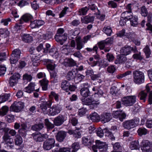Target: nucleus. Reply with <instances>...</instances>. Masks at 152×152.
I'll list each match as a JSON object with an SVG mask.
<instances>
[{
	"label": "nucleus",
	"mask_w": 152,
	"mask_h": 152,
	"mask_svg": "<svg viewBox=\"0 0 152 152\" xmlns=\"http://www.w3.org/2000/svg\"><path fill=\"white\" fill-rule=\"evenodd\" d=\"M133 81L136 84L140 85L145 81V76L144 73L140 71L135 70L133 72Z\"/></svg>",
	"instance_id": "nucleus-1"
},
{
	"label": "nucleus",
	"mask_w": 152,
	"mask_h": 152,
	"mask_svg": "<svg viewBox=\"0 0 152 152\" xmlns=\"http://www.w3.org/2000/svg\"><path fill=\"white\" fill-rule=\"evenodd\" d=\"M139 122V118H136L134 119L126 121L122 124L123 127L126 129H130L136 126Z\"/></svg>",
	"instance_id": "nucleus-2"
},
{
	"label": "nucleus",
	"mask_w": 152,
	"mask_h": 152,
	"mask_svg": "<svg viewBox=\"0 0 152 152\" xmlns=\"http://www.w3.org/2000/svg\"><path fill=\"white\" fill-rule=\"evenodd\" d=\"M81 100L83 105L90 106L91 109H94L99 104L97 102V101L94 100L92 97L91 96L88 98L85 97L81 98Z\"/></svg>",
	"instance_id": "nucleus-3"
},
{
	"label": "nucleus",
	"mask_w": 152,
	"mask_h": 152,
	"mask_svg": "<svg viewBox=\"0 0 152 152\" xmlns=\"http://www.w3.org/2000/svg\"><path fill=\"white\" fill-rule=\"evenodd\" d=\"M136 97L135 96H124L122 98V103L126 106H130L133 105L136 102Z\"/></svg>",
	"instance_id": "nucleus-4"
},
{
	"label": "nucleus",
	"mask_w": 152,
	"mask_h": 152,
	"mask_svg": "<svg viewBox=\"0 0 152 152\" xmlns=\"http://www.w3.org/2000/svg\"><path fill=\"white\" fill-rule=\"evenodd\" d=\"M33 18V17L30 14H26L23 15L20 18L18 23H16L15 26V28L18 30L21 28L22 26L21 25L23 23V21L27 22L28 21H32L31 19Z\"/></svg>",
	"instance_id": "nucleus-5"
},
{
	"label": "nucleus",
	"mask_w": 152,
	"mask_h": 152,
	"mask_svg": "<svg viewBox=\"0 0 152 152\" xmlns=\"http://www.w3.org/2000/svg\"><path fill=\"white\" fill-rule=\"evenodd\" d=\"M21 51L18 49H15L12 52L10 58V62L11 64L16 63L20 58Z\"/></svg>",
	"instance_id": "nucleus-6"
},
{
	"label": "nucleus",
	"mask_w": 152,
	"mask_h": 152,
	"mask_svg": "<svg viewBox=\"0 0 152 152\" xmlns=\"http://www.w3.org/2000/svg\"><path fill=\"white\" fill-rule=\"evenodd\" d=\"M55 143V139L53 138H48L43 142V148L45 150H49L54 147Z\"/></svg>",
	"instance_id": "nucleus-7"
},
{
	"label": "nucleus",
	"mask_w": 152,
	"mask_h": 152,
	"mask_svg": "<svg viewBox=\"0 0 152 152\" xmlns=\"http://www.w3.org/2000/svg\"><path fill=\"white\" fill-rule=\"evenodd\" d=\"M141 149L143 152H151L152 150V142L148 140H143L141 143Z\"/></svg>",
	"instance_id": "nucleus-8"
},
{
	"label": "nucleus",
	"mask_w": 152,
	"mask_h": 152,
	"mask_svg": "<svg viewBox=\"0 0 152 152\" xmlns=\"http://www.w3.org/2000/svg\"><path fill=\"white\" fill-rule=\"evenodd\" d=\"M61 88L63 90L68 92L74 91L76 89V87L74 85H70L69 82L66 80H63L61 84Z\"/></svg>",
	"instance_id": "nucleus-9"
},
{
	"label": "nucleus",
	"mask_w": 152,
	"mask_h": 152,
	"mask_svg": "<svg viewBox=\"0 0 152 152\" xmlns=\"http://www.w3.org/2000/svg\"><path fill=\"white\" fill-rule=\"evenodd\" d=\"M92 147L94 150V149L98 148L101 152H106L108 146L105 142L97 140L96 141V145H92Z\"/></svg>",
	"instance_id": "nucleus-10"
},
{
	"label": "nucleus",
	"mask_w": 152,
	"mask_h": 152,
	"mask_svg": "<svg viewBox=\"0 0 152 152\" xmlns=\"http://www.w3.org/2000/svg\"><path fill=\"white\" fill-rule=\"evenodd\" d=\"M88 86L89 84L87 83H83L81 86V88L80 90V94L84 98L90 96L91 93L88 88Z\"/></svg>",
	"instance_id": "nucleus-11"
},
{
	"label": "nucleus",
	"mask_w": 152,
	"mask_h": 152,
	"mask_svg": "<svg viewBox=\"0 0 152 152\" xmlns=\"http://www.w3.org/2000/svg\"><path fill=\"white\" fill-rule=\"evenodd\" d=\"M24 107L23 102H15L10 107V111L15 112H18Z\"/></svg>",
	"instance_id": "nucleus-12"
},
{
	"label": "nucleus",
	"mask_w": 152,
	"mask_h": 152,
	"mask_svg": "<svg viewBox=\"0 0 152 152\" xmlns=\"http://www.w3.org/2000/svg\"><path fill=\"white\" fill-rule=\"evenodd\" d=\"M61 110V107L59 104L53 106L48 109L47 114L50 115L54 116L59 113Z\"/></svg>",
	"instance_id": "nucleus-13"
},
{
	"label": "nucleus",
	"mask_w": 152,
	"mask_h": 152,
	"mask_svg": "<svg viewBox=\"0 0 152 152\" xmlns=\"http://www.w3.org/2000/svg\"><path fill=\"white\" fill-rule=\"evenodd\" d=\"M132 51H133L135 53L137 51L135 48L134 49L129 46H126L122 48L120 52L122 55L125 56L129 54Z\"/></svg>",
	"instance_id": "nucleus-14"
},
{
	"label": "nucleus",
	"mask_w": 152,
	"mask_h": 152,
	"mask_svg": "<svg viewBox=\"0 0 152 152\" xmlns=\"http://www.w3.org/2000/svg\"><path fill=\"white\" fill-rule=\"evenodd\" d=\"M82 142L84 145L89 148L92 147L94 140L91 136L84 137L82 138Z\"/></svg>",
	"instance_id": "nucleus-15"
},
{
	"label": "nucleus",
	"mask_w": 152,
	"mask_h": 152,
	"mask_svg": "<svg viewBox=\"0 0 152 152\" xmlns=\"http://www.w3.org/2000/svg\"><path fill=\"white\" fill-rule=\"evenodd\" d=\"M66 120L65 117L62 115H59L54 119V124L56 126L61 125Z\"/></svg>",
	"instance_id": "nucleus-16"
},
{
	"label": "nucleus",
	"mask_w": 152,
	"mask_h": 152,
	"mask_svg": "<svg viewBox=\"0 0 152 152\" xmlns=\"http://www.w3.org/2000/svg\"><path fill=\"white\" fill-rule=\"evenodd\" d=\"M20 78V75L19 73H15L10 78L9 83L10 86L13 87L17 84L18 80Z\"/></svg>",
	"instance_id": "nucleus-17"
},
{
	"label": "nucleus",
	"mask_w": 152,
	"mask_h": 152,
	"mask_svg": "<svg viewBox=\"0 0 152 152\" xmlns=\"http://www.w3.org/2000/svg\"><path fill=\"white\" fill-rule=\"evenodd\" d=\"M112 115L114 118H119L121 121H123L125 119L126 115L122 111H116L113 112Z\"/></svg>",
	"instance_id": "nucleus-18"
},
{
	"label": "nucleus",
	"mask_w": 152,
	"mask_h": 152,
	"mask_svg": "<svg viewBox=\"0 0 152 152\" xmlns=\"http://www.w3.org/2000/svg\"><path fill=\"white\" fill-rule=\"evenodd\" d=\"M45 23L44 21L41 20H36L33 21H31L30 25V27L32 28H39L40 26L44 25Z\"/></svg>",
	"instance_id": "nucleus-19"
},
{
	"label": "nucleus",
	"mask_w": 152,
	"mask_h": 152,
	"mask_svg": "<svg viewBox=\"0 0 152 152\" xmlns=\"http://www.w3.org/2000/svg\"><path fill=\"white\" fill-rule=\"evenodd\" d=\"M48 135L46 134H42L40 133L39 134H34L33 137L35 141L38 142H42L44 141V139H46L48 138Z\"/></svg>",
	"instance_id": "nucleus-20"
},
{
	"label": "nucleus",
	"mask_w": 152,
	"mask_h": 152,
	"mask_svg": "<svg viewBox=\"0 0 152 152\" xmlns=\"http://www.w3.org/2000/svg\"><path fill=\"white\" fill-rule=\"evenodd\" d=\"M51 105V103L50 101L45 102L41 104L40 107L45 114H47L48 109L50 108Z\"/></svg>",
	"instance_id": "nucleus-21"
},
{
	"label": "nucleus",
	"mask_w": 152,
	"mask_h": 152,
	"mask_svg": "<svg viewBox=\"0 0 152 152\" xmlns=\"http://www.w3.org/2000/svg\"><path fill=\"white\" fill-rule=\"evenodd\" d=\"M101 120L103 123H105L110 121L112 119V117L110 113H104L101 115Z\"/></svg>",
	"instance_id": "nucleus-22"
},
{
	"label": "nucleus",
	"mask_w": 152,
	"mask_h": 152,
	"mask_svg": "<svg viewBox=\"0 0 152 152\" xmlns=\"http://www.w3.org/2000/svg\"><path fill=\"white\" fill-rule=\"evenodd\" d=\"M127 58L124 55L122 54L117 56V58L115 61V63L117 64H123L127 61Z\"/></svg>",
	"instance_id": "nucleus-23"
},
{
	"label": "nucleus",
	"mask_w": 152,
	"mask_h": 152,
	"mask_svg": "<svg viewBox=\"0 0 152 152\" xmlns=\"http://www.w3.org/2000/svg\"><path fill=\"white\" fill-rule=\"evenodd\" d=\"M66 133L62 131L58 132L56 136L57 140L59 142H62L66 137Z\"/></svg>",
	"instance_id": "nucleus-24"
},
{
	"label": "nucleus",
	"mask_w": 152,
	"mask_h": 152,
	"mask_svg": "<svg viewBox=\"0 0 152 152\" xmlns=\"http://www.w3.org/2000/svg\"><path fill=\"white\" fill-rule=\"evenodd\" d=\"M44 61L46 63L47 68L48 69L53 71V70L55 69V65L53 63V61L48 59H45Z\"/></svg>",
	"instance_id": "nucleus-25"
},
{
	"label": "nucleus",
	"mask_w": 152,
	"mask_h": 152,
	"mask_svg": "<svg viewBox=\"0 0 152 152\" xmlns=\"http://www.w3.org/2000/svg\"><path fill=\"white\" fill-rule=\"evenodd\" d=\"M89 120L91 119L93 122H98L99 121L100 118L99 115L96 113H94L87 116Z\"/></svg>",
	"instance_id": "nucleus-26"
},
{
	"label": "nucleus",
	"mask_w": 152,
	"mask_h": 152,
	"mask_svg": "<svg viewBox=\"0 0 152 152\" xmlns=\"http://www.w3.org/2000/svg\"><path fill=\"white\" fill-rule=\"evenodd\" d=\"M3 139L4 142L9 145L10 146H11V145L12 143L13 140L11 138L8 134H5L3 137Z\"/></svg>",
	"instance_id": "nucleus-27"
},
{
	"label": "nucleus",
	"mask_w": 152,
	"mask_h": 152,
	"mask_svg": "<svg viewBox=\"0 0 152 152\" xmlns=\"http://www.w3.org/2000/svg\"><path fill=\"white\" fill-rule=\"evenodd\" d=\"M146 91L148 94V102L149 104H152V90H151L148 84H147L146 86Z\"/></svg>",
	"instance_id": "nucleus-28"
},
{
	"label": "nucleus",
	"mask_w": 152,
	"mask_h": 152,
	"mask_svg": "<svg viewBox=\"0 0 152 152\" xmlns=\"http://www.w3.org/2000/svg\"><path fill=\"white\" fill-rule=\"evenodd\" d=\"M132 13L131 11H126L121 14V17L126 20H129L132 17Z\"/></svg>",
	"instance_id": "nucleus-29"
},
{
	"label": "nucleus",
	"mask_w": 152,
	"mask_h": 152,
	"mask_svg": "<svg viewBox=\"0 0 152 152\" xmlns=\"http://www.w3.org/2000/svg\"><path fill=\"white\" fill-rule=\"evenodd\" d=\"M49 54L53 58L56 59L58 57V53L57 49L52 48L49 51Z\"/></svg>",
	"instance_id": "nucleus-30"
},
{
	"label": "nucleus",
	"mask_w": 152,
	"mask_h": 152,
	"mask_svg": "<svg viewBox=\"0 0 152 152\" xmlns=\"http://www.w3.org/2000/svg\"><path fill=\"white\" fill-rule=\"evenodd\" d=\"M44 127V124L43 123H39L33 125L31 129L36 131H39L42 129Z\"/></svg>",
	"instance_id": "nucleus-31"
},
{
	"label": "nucleus",
	"mask_w": 152,
	"mask_h": 152,
	"mask_svg": "<svg viewBox=\"0 0 152 152\" xmlns=\"http://www.w3.org/2000/svg\"><path fill=\"white\" fill-rule=\"evenodd\" d=\"M35 86V85L34 83H31L28 85V86L24 88V91L27 93H30L34 91H35L34 89Z\"/></svg>",
	"instance_id": "nucleus-32"
},
{
	"label": "nucleus",
	"mask_w": 152,
	"mask_h": 152,
	"mask_svg": "<svg viewBox=\"0 0 152 152\" xmlns=\"http://www.w3.org/2000/svg\"><path fill=\"white\" fill-rule=\"evenodd\" d=\"M76 49L80 50L84 46V44L83 41L81 40L80 37H78L76 39Z\"/></svg>",
	"instance_id": "nucleus-33"
},
{
	"label": "nucleus",
	"mask_w": 152,
	"mask_h": 152,
	"mask_svg": "<svg viewBox=\"0 0 152 152\" xmlns=\"http://www.w3.org/2000/svg\"><path fill=\"white\" fill-rule=\"evenodd\" d=\"M146 89L145 91H140L138 97L139 98L140 100H142L143 102H145L147 96V93L146 92Z\"/></svg>",
	"instance_id": "nucleus-34"
},
{
	"label": "nucleus",
	"mask_w": 152,
	"mask_h": 152,
	"mask_svg": "<svg viewBox=\"0 0 152 152\" xmlns=\"http://www.w3.org/2000/svg\"><path fill=\"white\" fill-rule=\"evenodd\" d=\"M129 20L130 21L131 25L134 27L137 26L138 24L137 16H133Z\"/></svg>",
	"instance_id": "nucleus-35"
},
{
	"label": "nucleus",
	"mask_w": 152,
	"mask_h": 152,
	"mask_svg": "<svg viewBox=\"0 0 152 152\" xmlns=\"http://www.w3.org/2000/svg\"><path fill=\"white\" fill-rule=\"evenodd\" d=\"M50 78L52 81L54 83H56L58 81V75L57 72L54 71H51L50 72Z\"/></svg>",
	"instance_id": "nucleus-36"
},
{
	"label": "nucleus",
	"mask_w": 152,
	"mask_h": 152,
	"mask_svg": "<svg viewBox=\"0 0 152 152\" xmlns=\"http://www.w3.org/2000/svg\"><path fill=\"white\" fill-rule=\"evenodd\" d=\"M132 75V71H127L124 73L118 75L117 77L118 79L122 78H127L129 77V75Z\"/></svg>",
	"instance_id": "nucleus-37"
},
{
	"label": "nucleus",
	"mask_w": 152,
	"mask_h": 152,
	"mask_svg": "<svg viewBox=\"0 0 152 152\" xmlns=\"http://www.w3.org/2000/svg\"><path fill=\"white\" fill-rule=\"evenodd\" d=\"M9 110V108L7 106H3L0 109V115L4 116L6 115Z\"/></svg>",
	"instance_id": "nucleus-38"
},
{
	"label": "nucleus",
	"mask_w": 152,
	"mask_h": 152,
	"mask_svg": "<svg viewBox=\"0 0 152 152\" xmlns=\"http://www.w3.org/2000/svg\"><path fill=\"white\" fill-rule=\"evenodd\" d=\"M40 83L43 90H46L47 89L48 84V81L46 79L44 78L42 80L40 81Z\"/></svg>",
	"instance_id": "nucleus-39"
},
{
	"label": "nucleus",
	"mask_w": 152,
	"mask_h": 152,
	"mask_svg": "<svg viewBox=\"0 0 152 152\" xmlns=\"http://www.w3.org/2000/svg\"><path fill=\"white\" fill-rule=\"evenodd\" d=\"M22 39L26 42H30L32 41V38L28 34H24L22 37Z\"/></svg>",
	"instance_id": "nucleus-40"
},
{
	"label": "nucleus",
	"mask_w": 152,
	"mask_h": 152,
	"mask_svg": "<svg viewBox=\"0 0 152 152\" xmlns=\"http://www.w3.org/2000/svg\"><path fill=\"white\" fill-rule=\"evenodd\" d=\"M94 17L88 15L85 16L84 19V22L85 23H88L93 22L94 20Z\"/></svg>",
	"instance_id": "nucleus-41"
},
{
	"label": "nucleus",
	"mask_w": 152,
	"mask_h": 152,
	"mask_svg": "<svg viewBox=\"0 0 152 152\" xmlns=\"http://www.w3.org/2000/svg\"><path fill=\"white\" fill-rule=\"evenodd\" d=\"M103 31L108 36H110L112 33L111 28L110 26H105L103 28Z\"/></svg>",
	"instance_id": "nucleus-42"
},
{
	"label": "nucleus",
	"mask_w": 152,
	"mask_h": 152,
	"mask_svg": "<svg viewBox=\"0 0 152 152\" xmlns=\"http://www.w3.org/2000/svg\"><path fill=\"white\" fill-rule=\"evenodd\" d=\"M67 34H64L58 38V39H56V41L60 42L61 45L63 44L64 42L67 39Z\"/></svg>",
	"instance_id": "nucleus-43"
},
{
	"label": "nucleus",
	"mask_w": 152,
	"mask_h": 152,
	"mask_svg": "<svg viewBox=\"0 0 152 152\" xmlns=\"http://www.w3.org/2000/svg\"><path fill=\"white\" fill-rule=\"evenodd\" d=\"M139 147V144L137 141H134L131 143L130 148L131 150L137 149Z\"/></svg>",
	"instance_id": "nucleus-44"
},
{
	"label": "nucleus",
	"mask_w": 152,
	"mask_h": 152,
	"mask_svg": "<svg viewBox=\"0 0 152 152\" xmlns=\"http://www.w3.org/2000/svg\"><path fill=\"white\" fill-rule=\"evenodd\" d=\"M76 76V73L75 71H70L68 73L66 77L68 80H70L74 79Z\"/></svg>",
	"instance_id": "nucleus-45"
},
{
	"label": "nucleus",
	"mask_w": 152,
	"mask_h": 152,
	"mask_svg": "<svg viewBox=\"0 0 152 152\" xmlns=\"http://www.w3.org/2000/svg\"><path fill=\"white\" fill-rule=\"evenodd\" d=\"M39 57L35 56H33L31 57V61L34 66H37L39 65Z\"/></svg>",
	"instance_id": "nucleus-46"
},
{
	"label": "nucleus",
	"mask_w": 152,
	"mask_h": 152,
	"mask_svg": "<svg viewBox=\"0 0 152 152\" xmlns=\"http://www.w3.org/2000/svg\"><path fill=\"white\" fill-rule=\"evenodd\" d=\"M7 125L5 123L0 121V130H3L5 132H7L9 130L8 128H6Z\"/></svg>",
	"instance_id": "nucleus-47"
},
{
	"label": "nucleus",
	"mask_w": 152,
	"mask_h": 152,
	"mask_svg": "<svg viewBox=\"0 0 152 152\" xmlns=\"http://www.w3.org/2000/svg\"><path fill=\"white\" fill-rule=\"evenodd\" d=\"M53 34L52 32H49L47 33L43 34L42 36V38L44 39H49L52 38Z\"/></svg>",
	"instance_id": "nucleus-48"
},
{
	"label": "nucleus",
	"mask_w": 152,
	"mask_h": 152,
	"mask_svg": "<svg viewBox=\"0 0 152 152\" xmlns=\"http://www.w3.org/2000/svg\"><path fill=\"white\" fill-rule=\"evenodd\" d=\"M15 140V144L17 145H20L23 142L22 137L18 135L16 136Z\"/></svg>",
	"instance_id": "nucleus-49"
},
{
	"label": "nucleus",
	"mask_w": 152,
	"mask_h": 152,
	"mask_svg": "<svg viewBox=\"0 0 152 152\" xmlns=\"http://www.w3.org/2000/svg\"><path fill=\"white\" fill-rule=\"evenodd\" d=\"M88 10L89 8L87 7L79 9V15H85Z\"/></svg>",
	"instance_id": "nucleus-50"
},
{
	"label": "nucleus",
	"mask_w": 152,
	"mask_h": 152,
	"mask_svg": "<svg viewBox=\"0 0 152 152\" xmlns=\"http://www.w3.org/2000/svg\"><path fill=\"white\" fill-rule=\"evenodd\" d=\"M64 32V30L63 28H60L58 29L57 32L55 37V39H58V38L61 36L63 35V33Z\"/></svg>",
	"instance_id": "nucleus-51"
},
{
	"label": "nucleus",
	"mask_w": 152,
	"mask_h": 152,
	"mask_svg": "<svg viewBox=\"0 0 152 152\" xmlns=\"http://www.w3.org/2000/svg\"><path fill=\"white\" fill-rule=\"evenodd\" d=\"M140 13L142 16L144 17L146 16L148 12L147 9L145 6H143L141 7Z\"/></svg>",
	"instance_id": "nucleus-52"
},
{
	"label": "nucleus",
	"mask_w": 152,
	"mask_h": 152,
	"mask_svg": "<svg viewBox=\"0 0 152 152\" xmlns=\"http://www.w3.org/2000/svg\"><path fill=\"white\" fill-rule=\"evenodd\" d=\"M143 51L146 55V57L147 58H149L151 54V52L148 46H146L144 48Z\"/></svg>",
	"instance_id": "nucleus-53"
},
{
	"label": "nucleus",
	"mask_w": 152,
	"mask_h": 152,
	"mask_svg": "<svg viewBox=\"0 0 152 152\" xmlns=\"http://www.w3.org/2000/svg\"><path fill=\"white\" fill-rule=\"evenodd\" d=\"M137 132L140 136H142L147 133V130L145 128H140L137 131Z\"/></svg>",
	"instance_id": "nucleus-54"
},
{
	"label": "nucleus",
	"mask_w": 152,
	"mask_h": 152,
	"mask_svg": "<svg viewBox=\"0 0 152 152\" xmlns=\"http://www.w3.org/2000/svg\"><path fill=\"white\" fill-rule=\"evenodd\" d=\"M125 35V36L128 39H134L136 38V35L134 32L126 33Z\"/></svg>",
	"instance_id": "nucleus-55"
},
{
	"label": "nucleus",
	"mask_w": 152,
	"mask_h": 152,
	"mask_svg": "<svg viewBox=\"0 0 152 152\" xmlns=\"http://www.w3.org/2000/svg\"><path fill=\"white\" fill-rule=\"evenodd\" d=\"M45 124L48 129H52L54 127V125L49 122L48 119H46L45 120Z\"/></svg>",
	"instance_id": "nucleus-56"
},
{
	"label": "nucleus",
	"mask_w": 152,
	"mask_h": 152,
	"mask_svg": "<svg viewBox=\"0 0 152 152\" xmlns=\"http://www.w3.org/2000/svg\"><path fill=\"white\" fill-rule=\"evenodd\" d=\"M96 131L98 136L100 137H102L103 136L104 132L103 130L101 128H98Z\"/></svg>",
	"instance_id": "nucleus-57"
},
{
	"label": "nucleus",
	"mask_w": 152,
	"mask_h": 152,
	"mask_svg": "<svg viewBox=\"0 0 152 152\" xmlns=\"http://www.w3.org/2000/svg\"><path fill=\"white\" fill-rule=\"evenodd\" d=\"M133 58L135 59L142 60L143 59V57L141 55V53L139 52V53H135L132 56Z\"/></svg>",
	"instance_id": "nucleus-58"
},
{
	"label": "nucleus",
	"mask_w": 152,
	"mask_h": 152,
	"mask_svg": "<svg viewBox=\"0 0 152 152\" xmlns=\"http://www.w3.org/2000/svg\"><path fill=\"white\" fill-rule=\"evenodd\" d=\"M9 98L8 95L5 94L0 96V103L4 102L7 100Z\"/></svg>",
	"instance_id": "nucleus-59"
},
{
	"label": "nucleus",
	"mask_w": 152,
	"mask_h": 152,
	"mask_svg": "<svg viewBox=\"0 0 152 152\" xmlns=\"http://www.w3.org/2000/svg\"><path fill=\"white\" fill-rule=\"evenodd\" d=\"M30 1L26 0H22L19 3H18V5L20 7H23L24 6L27 5L28 4Z\"/></svg>",
	"instance_id": "nucleus-60"
},
{
	"label": "nucleus",
	"mask_w": 152,
	"mask_h": 152,
	"mask_svg": "<svg viewBox=\"0 0 152 152\" xmlns=\"http://www.w3.org/2000/svg\"><path fill=\"white\" fill-rule=\"evenodd\" d=\"M109 61L107 59H103L100 64V66L102 67H105L108 66L109 64Z\"/></svg>",
	"instance_id": "nucleus-61"
},
{
	"label": "nucleus",
	"mask_w": 152,
	"mask_h": 152,
	"mask_svg": "<svg viewBox=\"0 0 152 152\" xmlns=\"http://www.w3.org/2000/svg\"><path fill=\"white\" fill-rule=\"evenodd\" d=\"M80 147L79 144L78 142H74L72 145V148L73 150L77 151L80 148Z\"/></svg>",
	"instance_id": "nucleus-62"
},
{
	"label": "nucleus",
	"mask_w": 152,
	"mask_h": 152,
	"mask_svg": "<svg viewBox=\"0 0 152 152\" xmlns=\"http://www.w3.org/2000/svg\"><path fill=\"white\" fill-rule=\"evenodd\" d=\"M110 92L111 94L115 96H116L117 93L116 87L115 86L112 87L110 89Z\"/></svg>",
	"instance_id": "nucleus-63"
},
{
	"label": "nucleus",
	"mask_w": 152,
	"mask_h": 152,
	"mask_svg": "<svg viewBox=\"0 0 152 152\" xmlns=\"http://www.w3.org/2000/svg\"><path fill=\"white\" fill-rule=\"evenodd\" d=\"M27 130L20 129L18 131L19 134L23 137H25L26 134V132Z\"/></svg>",
	"instance_id": "nucleus-64"
}]
</instances>
